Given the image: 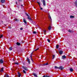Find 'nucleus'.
I'll return each mask as SVG.
<instances>
[{"label": "nucleus", "mask_w": 77, "mask_h": 77, "mask_svg": "<svg viewBox=\"0 0 77 77\" xmlns=\"http://www.w3.org/2000/svg\"><path fill=\"white\" fill-rule=\"evenodd\" d=\"M68 32H72V31H71L70 30H68Z\"/></svg>", "instance_id": "29"}, {"label": "nucleus", "mask_w": 77, "mask_h": 77, "mask_svg": "<svg viewBox=\"0 0 77 77\" xmlns=\"http://www.w3.org/2000/svg\"><path fill=\"white\" fill-rule=\"evenodd\" d=\"M37 3H38V5H39V6L40 9H41V10H42V8L41 7V6H40V3L39 2H37Z\"/></svg>", "instance_id": "4"}, {"label": "nucleus", "mask_w": 77, "mask_h": 77, "mask_svg": "<svg viewBox=\"0 0 77 77\" xmlns=\"http://www.w3.org/2000/svg\"><path fill=\"white\" fill-rule=\"evenodd\" d=\"M44 33L45 35H46V30H44Z\"/></svg>", "instance_id": "21"}, {"label": "nucleus", "mask_w": 77, "mask_h": 77, "mask_svg": "<svg viewBox=\"0 0 77 77\" xmlns=\"http://www.w3.org/2000/svg\"><path fill=\"white\" fill-rule=\"evenodd\" d=\"M75 6H77V0H76V1L75 2Z\"/></svg>", "instance_id": "12"}, {"label": "nucleus", "mask_w": 77, "mask_h": 77, "mask_svg": "<svg viewBox=\"0 0 77 77\" xmlns=\"http://www.w3.org/2000/svg\"><path fill=\"white\" fill-rule=\"evenodd\" d=\"M38 49H39V48H37V49H35V51H37V50H38Z\"/></svg>", "instance_id": "35"}, {"label": "nucleus", "mask_w": 77, "mask_h": 77, "mask_svg": "<svg viewBox=\"0 0 77 77\" xmlns=\"http://www.w3.org/2000/svg\"><path fill=\"white\" fill-rule=\"evenodd\" d=\"M16 4H17V2H16Z\"/></svg>", "instance_id": "40"}, {"label": "nucleus", "mask_w": 77, "mask_h": 77, "mask_svg": "<svg viewBox=\"0 0 77 77\" xmlns=\"http://www.w3.org/2000/svg\"><path fill=\"white\" fill-rule=\"evenodd\" d=\"M26 15L27 16V17H27L28 19V20H32V19L31 18H30V17L29 14H27V13H26Z\"/></svg>", "instance_id": "1"}, {"label": "nucleus", "mask_w": 77, "mask_h": 77, "mask_svg": "<svg viewBox=\"0 0 77 77\" xmlns=\"http://www.w3.org/2000/svg\"><path fill=\"white\" fill-rule=\"evenodd\" d=\"M56 48H59V45H56Z\"/></svg>", "instance_id": "30"}, {"label": "nucleus", "mask_w": 77, "mask_h": 77, "mask_svg": "<svg viewBox=\"0 0 77 77\" xmlns=\"http://www.w3.org/2000/svg\"><path fill=\"white\" fill-rule=\"evenodd\" d=\"M33 33H34V34H36V31H34L33 32Z\"/></svg>", "instance_id": "27"}, {"label": "nucleus", "mask_w": 77, "mask_h": 77, "mask_svg": "<svg viewBox=\"0 0 77 77\" xmlns=\"http://www.w3.org/2000/svg\"><path fill=\"white\" fill-rule=\"evenodd\" d=\"M32 54H33V53H32L31 54V57L32 58Z\"/></svg>", "instance_id": "36"}, {"label": "nucleus", "mask_w": 77, "mask_h": 77, "mask_svg": "<svg viewBox=\"0 0 77 77\" xmlns=\"http://www.w3.org/2000/svg\"><path fill=\"white\" fill-rule=\"evenodd\" d=\"M48 64V63H45L43 65H47Z\"/></svg>", "instance_id": "24"}, {"label": "nucleus", "mask_w": 77, "mask_h": 77, "mask_svg": "<svg viewBox=\"0 0 77 77\" xmlns=\"http://www.w3.org/2000/svg\"><path fill=\"white\" fill-rule=\"evenodd\" d=\"M50 20H51V16H50L49 15L48 16Z\"/></svg>", "instance_id": "22"}, {"label": "nucleus", "mask_w": 77, "mask_h": 77, "mask_svg": "<svg viewBox=\"0 0 77 77\" xmlns=\"http://www.w3.org/2000/svg\"><path fill=\"white\" fill-rule=\"evenodd\" d=\"M52 57H53V58L52 59H53L54 57H55V55H52Z\"/></svg>", "instance_id": "17"}, {"label": "nucleus", "mask_w": 77, "mask_h": 77, "mask_svg": "<svg viewBox=\"0 0 77 77\" xmlns=\"http://www.w3.org/2000/svg\"><path fill=\"white\" fill-rule=\"evenodd\" d=\"M3 35H1V36H0V38H2V37H3Z\"/></svg>", "instance_id": "26"}, {"label": "nucleus", "mask_w": 77, "mask_h": 77, "mask_svg": "<svg viewBox=\"0 0 77 77\" xmlns=\"http://www.w3.org/2000/svg\"><path fill=\"white\" fill-rule=\"evenodd\" d=\"M48 30H51V26H49L48 28Z\"/></svg>", "instance_id": "14"}, {"label": "nucleus", "mask_w": 77, "mask_h": 77, "mask_svg": "<svg viewBox=\"0 0 77 77\" xmlns=\"http://www.w3.org/2000/svg\"><path fill=\"white\" fill-rule=\"evenodd\" d=\"M18 77H20L21 76V74H20V73L18 72Z\"/></svg>", "instance_id": "11"}, {"label": "nucleus", "mask_w": 77, "mask_h": 77, "mask_svg": "<svg viewBox=\"0 0 77 77\" xmlns=\"http://www.w3.org/2000/svg\"><path fill=\"white\" fill-rule=\"evenodd\" d=\"M10 50H12V47H10L9 48Z\"/></svg>", "instance_id": "23"}, {"label": "nucleus", "mask_w": 77, "mask_h": 77, "mask_svg": "<svg viewBox=\"0 0 77 77\" xmlns=\"http://www.w3.org/2000/svg\"><path fill=\"white\" fill-rule=\"evenodd\" d=\"M27 61H28V60H29V58L28 57H27Z\"/></svg>", "instance_id": "34"}, {"label": "nucleus", "mask_w": 77, "mask_h": 77, "mask_svg": "<svg viewBox=\"0 0 77 77\" xmlns=\"http://www.w3.org/2000/svg\"><path fill=\"white\" fill-rule=\"evenodd\" d=\"M22 68H23V69H24L25 70H26V71L27 70V68L25 67L24 66H22Z\"/></svg>", "instance_id": "3"}, {"label": "nucleus", "mask_w": 77, "mask_h": 77, "mask_svg": "<svg viewBox=\"0 0 77 77\" xmlns=\"http://www.w3.org/2000/svg\"><path fill=\"white\" fill-rule=\"evenodd\" d=\"M20 30H23V28H20Z\"/></svg>", "instance_id": "39"}, {"label": "nucleus", "mask_w": 77, "mask_h": 77, "mask_svg": "<svg viewBox=\"0 0 77 77\" xmlns=\"http://www.w3.org/2000/svg\"><path fill=\"white\" fill-rule=\"evenodd\" d=\"M27 61H28V63L29 64V63H30V60H29Z\"/></svg>", "instance_id": "33"}, {"label": "nucleus", "mask_w": 77, "mask_h": 77, "mask_svg": "<svg viewBox=\"0 0 77 77\" xmlns=\"http://www.w3.org/2000/svg\"><path fill=\"white\" fill-rule=\"evenodd\" d=\"M70 18H74V16H70Z\"/></svg>", "instance_id": "16"}, {"label": "nucleus", "mask_w": 77, "mask_h": 77, "mask_svg": "<svg viewBox=\"0 0 77 77\" xmlns=\"http://www.w3.org/2000/svg\"><path fill=\"white\" fill-rule=\"evenodd\" d=\"M54 68H57V69H59V67H58L57 66H55Z\"/></svg>", "instance_id": "25"}, {"label": "nucleus", "mask_w": 77, "mask_h": 77, "mask_svg": "<svg viewBox=\"0 0 77 77\" xmlns=\"http://www.w3.org/2000/svg\"><path fill=\"white\" fill-rule=\"evenodd\" d=\"M70 71L72 72L73 71V69L72 68H70Z\"/></svg>", "instance_id": "20"}, {"label": "nucleus", "mask_w": 77, "mask_h": 77, "mask_svg": "<svg viewBox=\"0 0 77 77\" xmlns=\"http://www.w3.org/2000/svg\"><path fill=\"white\" fill-rule=\"evenodd\" d=\"M14 64H15V65H19V63H16V62H15L14 63Z\"/></svg>", "instance_id": "19"}, {"label": "nucleus", "mask_w": 77, "mask_h": 77, "mask_svg": "<svg viewBox=\"0 0 77 77\" xmlns=\"http://www.w3.org/2000/svg\"><path fill=\"white\" fill-rule=\"evenodd\" d=\"M21 6H23V5H22Z\"/></svg>", "instance_id": "41"}, {"label": "nucleus", "mask_w": 77, "mask_h": 77, "mask_svg": "<svg viewBox=\"0 0 77 77\" xmlns=\"http://www.w3.org/2000/svg\"><path fill=\"white\" fill-rule=\"evenodd\" d=\"M59 53L60 54H62L63 53V51H60Z\"/></svg>", "instance_id": "6"}, {"label": "nucleus", "mask_w": 77, "mask_h": 77, "mask_svg": "<svg viewBox=\"0 0 77 77\" xmlns=\"http://www.w3.org/2000/svg\"><path fill=\"white\" fill-rule=\"evenodd\" d=\"M23 22L25 24H27V22L26 21V20L25 19H23Z\"/></svg>", "instance_id": "10"}, {"label": "nucleus", "mask_w": 77, "mask_h": 77, "mask_svg": "<svg viewBox=\"0 0 77 77\" xmlns=\"http://www.w3.org/2000/svg\"><path fill=\"white\" fill-rule=\"evenodd\" d=\"M47 41L48 42H50V40L49 39H47Z\"/></svg>", "instance_id": "32"}, {"label": "nucleus", "mask_w": 77, "mask_h": 77, "mask_svg": "<svg viewBox=\"0 0 77 77\" xmlns=\"http://www.w3.org/2000/svg\"><path fill=\"white\" fill-rule=\"evenodd\" d=\"M65 58H66V56L65 55L63 56L62 57V59H65Z\"/></svg>", "instance_id": "13"}, {"label": "nucleus", "mask_w": 77, "mask_h": 77, "mask_svg": "<svg viewBox=\"0 0 77 77\" xmlns=\"http://www.w3.org/2000/svg\"><path fill=\"white\" fill-rule=\"evenodd\" d=\"M4 77H9L8 75H6L4 76Z\"/></svg>", "instance_id": "28"}, {"label": "nucleus", "mask_w": 77, "mask_h": 77, "mask_svg": "<svg viewBox=\"0 0 77 77\" xmlns=\"http://www.w3.org/2000/svg\"><path fill=\"white\" fill-rule=\"evenodd\" d=\"M3 69H4V68L3 67L1 68V72H3Z\"/></svg>", "instance_id": "9"}, {"label": "nucleus", "mask_w": 77, "mask_h": 77, "mask_svg": "<svg viewBox=\"0 0 77 77\" xmlns=\"http://www.w3.org/2000/svg\"><path fill=\"white\" fill-rule=\"evenodd\" d=\"M46 77H50L49 76H48L47 75H46Z\"/></svg>", "instance_id": "38"}, {"label": "nucleus", "mask_w": 77, "mask_h": 77, "mask_svg": "<svg viewBox=\"0 0 77 77\" xmlns=\"http://www.w3.org/2000/svg\"><path fill=\"white\" fill-rule=\"evenodd\" d=\"M20 43H18V42H17V45H20Z\"/></svg>", "instance_id": "15"}, {"label": "nucleus", "mask_w": 77, "mask_h": 77, "mask_svg": "<svg viewBox=\"0 0 77 77\" xmlns=\"http://www.w3.org/2000/svg\"><path fill=\"white\" fill-rule=\"evenodd\" d=\"M14 20H15V21H17V20H18V19H14Z\"/></svg>", "instance_id": "37"}, {"label": "nucleus", "mask_w": 77, "mask_h": 77, "mask_svg": "<svg viewBox=\"0 0 77 77\" xmlns=\"http://www.w3.org/2000/svg\"><path fill=\"white\" fill-rule=\"evenodd\" d=\"M23 72H24V73L25 74H26V71H25V70H23Z\"/></svg>", "instance_id": "31"}, {"label": "nucleus", "mask_w": 77, "mask_h": 77, "mask_svg": "<svg viewBox=\"0 0 77 77\" xmlns=\"http://www.w3.org/2000/svg\"><path fill=\"white\" fill-rule=\"evenodd\" d=\"M3 63V61L2 60H0V63Z\"/></svg>", "instance_id": "8"}, {"label": "nucleus", "mask_w": 77, "mask_h": 77, "mask_svg": "<svg viewBox=\"0 0 77 77\" xmlns=\"http://www.w3.org/2000/svg\"><path fill=\"white\" fill-rule=\"evenodd\" d=\"M1 2L2 3H4L5 2V0H1Z\"/></svg>", "instance_id": "2"}, {"label": "nucleus", "mask_w": 77, "mask_h": 77, "mask_svg": "<svg viewBox=\"0 0 77 77\" xmlns=\"http://www.w3.org/2000/svg\"><path fill=\"white\" fill-rule=\"evenodd\" d=\"M33 75L35 77H37V75H36V74H35V73H34L33 74Z\"/></svg>", "instance_id": "18"}, {"label": "nucleus", "mask_w": 77, "mask_h": 77, "mask_svg": "<svg viewBox=\"0 0 77 77\" xmlns=\"http://www.w3.org/2000/svg\"><path fill=\"white\" fill-rule=\"evenodd\" d=\"M43 5L44 6H45V0H43Z\"/></svg>", "instance_id": "7"}, {"label": "nucleus", "mask_w": 77, "mask_h": 77, "mask_svg": "<svg viewBox=\"0 0 77 77\" xmlns=\"http://www.w3.org/2000/svg\"><path fill=\"white\" fill-rule=\"evenodd\" d=\"M58 69H61V70H62L63 69V68L62 67V66H61L59 67L58 68Z\"/></svg>", "instance_id": "5"}, {"label": "nucleus", "mask_w": 77, "mask_h": 77, "mask_svg": "<svg viewBox=\"0 0 77 77\" xmlns=\"http://www.w3.org/2000/svg\"><path fill=\"white\" fill-rule=\"evenodd\" d=\"M19 1H20V0H19Z\"/></svg>", "instance_id": "42"}]
</instances>
